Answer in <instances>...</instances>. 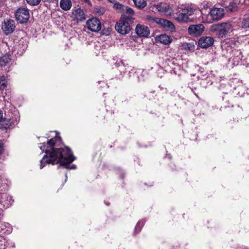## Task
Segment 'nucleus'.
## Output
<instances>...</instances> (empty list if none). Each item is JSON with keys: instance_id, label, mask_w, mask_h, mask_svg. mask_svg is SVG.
<instances>
[{"instance_id": "17", "label": "nucleus", "mask_w": 249, "mask_h": 249, "mask_svg": "<svg viewBox=\"0 0 249 249\" xmlns=\"http://www.w3.org/2000/svg\"><path fill=\"white\" fill-rule=\"evenodd\" d=\"M155 7L158 11L165 15H171L172 13V10L170 8L167 6H164L161 4H157L155 5Z\"/></svg>"}, {"instance_id": "26", "label": "nucleus", "mask_w": 249, "mask_h": 249, "mask_svg": "<svg viewBox=\"0 0 249 249\" xmlns=\"http://www.w3.org/2000/svg\"><path fill=\"white\" fill-rule=\"evenodd\" d=\"M27 3L31 5H38L41 0H26Z\"/></svg>"}, {"instance_id": "11", "label": "nucleus", "mask_w": 249, "mask_h": 249, "mask_svg": "<svg viewBox=\"0 0 249 249\" xmlns=\"http://www.w3.org/2000/svg\"><path fill=\"white\" fill-rule=\"evenodd\" d=\"M135 33L140 37H147L150 34V31L147 26L138 24L135 28Z\"/></svg>"}, {"instance_id": "16", "label": "nucleus", "mask_w": 249, "mask_h": 249, "mask_svg": "<svg viewBox=\"0 0 249 249\" xmlns=\"http://www.w3.org/2000/svg\"><path fill=\"white\" fill-rule=\"evenodd\" d=\"M59 5L64 11L70 10L72 6V2L71 0H60Z\"/></svg>"}, {"instance_id": "34", "label": "nucleus", "mask_w": 249, "mask_h": 249, "mask_svg": "<svg viewBox=\"0 0 249 249\" xmlns=\"http://www.w3.org/2000/svg\"><path fill=\"white\" fill-rule=\"evenodd\" d=\"M12 1H14V2H16V1H19V0H11Z\"/></svg>"}, {"instance_id": "33", "label": "nucleus", "mask_w": 249, "mask_h": 249, "mask_svg": "<svg viewBox=\"0 0 249 249\" xmlns=\"http://www.w3.org/2000/svg\"><path fill=\"white\" fill-rule=\"evenodd\" d=\"M75 166L74 165H72L70 167L71 169H75Z\"/></svg>"}, {"instance_id": "28", "label": "nucleus", "mask_w": 249, "mask_h": 249, "mask_svg": "<svg viewBox=\"0 0 249 249\" xmlns=\"http://www.w3.org/2000/svg\"><path fill=\"white\" fill-rule=\"evenodd\" d=\"M3 143L1 141H0V155L1 154V153L3 150Z\"/></svg>"}, {"instance_id": "13", "label": "nucleus", "mask_w": 249, "mask_h": 249, "mask_svg": "<svg viewBox=\"0 0 249 249\" xmlns=\"http://www.w3.org/2000/svg\"><path fill=\"white\" fill-rule=\"evenodd\" d=\"M214 42L211 36H202L198 41L199 46L202 48H207L213 45Z\"/></svg>"}, {"instance_id": "19", "label": "nucleus", "mask_w": 249, "mask_h": 249, "mask_svg": "<svg viewBox=\"0 0 249 249\" xmlns=\"http://www.w3.org/2000/svg\"><path fill=\"white\" fill-rule=\"evenodd\" d=\"M11 58L10 55L6 54L0 57V65L2 66H5L9 64Z\"/></svg>"}, {"instance_id": "9", "label": "nucleus", "mask_w": 249, "mask_h": 249, "mask_svg": "<svg viewBox=\"0 0 249 249\" xmlns=\"http://www.w3.org/2000/svg\"><path fill=\"white\" fill-rule=\"evenodd\" d=\"M205 27L202 24L191 25L188 29V34L191 36H199L204 31Z\"/></svg>"}, {"instance_id": "29", "label": "nucleus", "mask_w": 249, "mask_h": 249, "mask_svg": "<svg viewBox=\"0 0 249 249\" xmlns=\"http://www.w3.org/2000/svg\"><path fill=\"white\" fill-rule=\"evenodd\" d=\"M211 4L209 2H207V3L205 4L204 5L203 7L204 8H208L210 6H211Z\"/></svg>"}, {"instance_id": "32", "label": "nucleus", "mask_w": 249, "mask_h": 249, "mask_svg": "<svg viewBox=\"0 0 249 249\" xmlns=\"http://www.w3.org/2000/svg\"><path fill=\"white\" fill-rule=\"evenodd\" d=\"M27 42L26 41H25V50L27 48Z\"/></svg>"}, {"instance_id": "15", "label": "nucleus", "mask_w": 249, "mask_h": 249, "mask_svg": "<svg viewBox=\"0 0 249 249\" xmlns=\"http://www.w3.org/2000/svg\"><path fill=\"white\" fill-rule=\"evenodd\" d=\"M154 20L157 23L162 25L164 28H166L167 30H169L171 31L175 30V27L173 23L168 20L163 18H155Z\"/></svg>"}, {"instance_id": "35", "label": "nucleus", "mask_w": 249, "mask_h": 249, "mask_svg": "<svg viewBox=\"0 0 249 249\" xmlns=\"http://www.w3.org/2000/svg\"><path fill=\"white\" fill-rule=\"evenodd\" d=\"M121 63H122V64L123 66H124V62H122V61H121Z\"/></svg>"}, {"instance_id": "27", "label": "nucleus", "mask_w": 249, "mask_h": 249, "mask_svg": "<svg viewBox=\"0 0 249 249\" xmlns=\"http://www.w3.org/2000/svg\"><path fill=\"white\" fill-rule=\"evenodd\" d=\"M126 13L132 15L134 14L133 10L131 8H126Z\"/></svg>"}, {"instance_id": "25", "label": "nucleus", "mask_w": 249, "mask_h": 249, "mask_svg": "<svg viewBox=\"0 0 249 249\" xmlns=\"http://www.w3.org/2000/svg\"><path fill=\"white\" fill-rule=\"evenodd\" d=\"M11 122L9 120L4 119L2 121L1 125L3 126L4 128H8L11 125Z\"/></svg>"}, {"instance_id": "1", "label": "nucleus", "mask_w": 249, "mask_h": 249, "mask_svg": "<svg viewBox=\"0 0 249 249\" xmlns=\"http://www.w3.org/2000/svg\"><path fill=\"white\" fill-rule=\"evenodd\" d=\"M54 132L55 133V137L49 140L46 144L42 143L40 146V149L46 154L40 160V169H42L46 164L50 163L53 165L60 163L61 166L68 168L69 165L74 160V157L68 147H57L61 140L57 136V132Z\"/></svg>"}, {"instance_id": "8", "label": "nucleus", "mask_w": 249, "mask_h": 249, "mask_svg": "<svg viewBox=\"0 0 249 249\" xmlns=\"http://www.w3.org/2000/svg\"><path fill=\"white\" fill-rule=\"evenodd\" d=\"M246 0H225L223 4L229 11L232 12L236 11L239 4L245 3Z\"/></svg>"}, {"instance_id": "3", "label": "nucleus", "mask_w": 249, "mask_h": 249, "mask_svg": "<svg viewBox=\"0 0 249 249\" xmlns=\"http://www.w3.org/2000/svg\"><path fill=\"white\" fill-rule=\"evenodd\" d=\"M15 16L17 21L20 23H26L30 17L29 10L25 8H19L16 12Z\"/></svg>"}, {"instance_id": "30", "label": "nucleus", "mask_w": 249, "mask_h": 249, "mask_svg": "<svg viewBox=\"0 0 249 249\" xmlns=\"http://www.w3.org/2000/svg\"><path fill=\"white\" fill-rule=\"evenodd\" d=\"M3 118V113L2 111L0 109V122L2 120Z\"/></svg>"}, {"instance_id": "5", "label": "nucleus", "mask_w": 249, "mask_h": 249, "mask_svg": "<svg viewBox=\"0 0 249 249\" xmlns=\"http://www.w3.org/2000/svg\"><path fill=\"white\" fill-rule=\"evenodd\" d=\"M195 9L189 5H182L181 12L178 17V19L184 22L188 21V16L192 15Z\"/></svg>"}, {"instance_id": "31", "label": "nucleus", "mask_w": 249, "mask_h": 249, "mask_svg": "<svg viewBox=\"0 0 249 249\" xmlns=\"http://www.w3.org/2000/svg\"><path fill=\"white\" fill-rule=\"evenodd\" d=\"M3 215V210L2 208H0V216Z\"/></svg>"}, {"instance_id": "18", "label": "nucleus", "mask_w": 249, "mask_h": 249, "mask_svg": "<svg viewBox=\"0 0 249 249\" xmlns=\"http://www.w3.org/2000/svg\"><path fill=\"white\" fill-rule=\"evenodd\" d=\"M157 39L160 43L164 45L169 44L171 42L170 37L165 34L160 35L157 37Z\"/></svg>"}, {"instance_id": "22", "label": "nucleus", "mask_w": 249, "mask_h": 249, "mask_svg": "<svg viewBox=\"0 0 249 249\" xmlns=\"http://www.w3.org/2000/svg\"><path fill=\"white\" fill-rule=\"evenodd\" d=\"M7 81L4 76L0 77V89H4L7 87Z\"/></svg>"}, {"instance_id": "6", "label": "nucleus", "mask_w": 249, "mask_h": 249, "mask_svg": "<svg viewBox=\"0 0 249 249\" xmlns=\"http://www.w3.org/2000/svg\"><path fill=\"white\" fill-rule=\"evenodd\" d=\"M232 26L230 23L226 22L214 25L212 27L213 30H218L219 36H223L231 30Z\"/></svg>"}, {"instance_id": "4", "label": "nucleus", "mask_w": 249, "mask_h": 249, "mask_svg": "<svg viewBox=\"0 0 249 249\" xmlns=\"http://www.w3.org/2000/svg\"><path fill=\"white\" fill-rule=\"evenodd\" d=\"M116 30L122 35H126L131 30L129 23L124 18H121L115 26Z\"/></svg>"}, {"instance_id": "21", "label": "nucleus", "mask_w": 249, "mask_h": 249, "mask_svg": "<svg viewBox=\"0 0 249 249\" xmlns=\"http://www.w3.org/2000/svg\"><path fill=\"white\" fill-rule=\"evenodd\" d=\"M135 5L140 8H143L146 5V2L145 0H133Z\"/></svg>"}, {"instance_id": "14", "label": "nucleus", "mask_w": 249, "mask_h": 249, "mask_svg": "<svg viewBox=\"0 0 249 249\" xmlns=\"http://www.w3.org/2000/svg\"><path fill=\"white\" fill-rule=\"evenodd\" d=\"M210 15L213 20H219L224 16V11L221 8H214L211 10Z\"/></svg>"}, {"instance_id": "36", "label": "nucleus", "mask_w": 249, "mask_h": 249, "mask_svg": "<svg viewBox=\"0 0 249 249\" xmlns=\"http://www.w3.org/2000/svg\"><path fill=\"white\" fill-rule=\"evenodd\" d=\"M121 5L119 4V7L117 6V8H121Z\"/></svg>"}, {"instance_id": "20", "label": "nucleus", "mask_w": 249, "mask_h": 249, "mask_svg": "<svg viewBox=\"0 0 249 249\" xmlns=\"http://www.w3.org/2000/svg\"><path fill=\"white\" fill-rule=\"evenodd\" d=\"M241 26L243 28H249V16H245L241 20Z\"/></svg>"}, {"instance_id": "24", "label": "nucleus", "mask_w": 249, "mask_h": 249, "mask_svg": "<svg viewBox=\"0 0 249 249\" xmlns=\"http://www.w3.org/2000/svg\"><path fill=\"white\" fill-rule=\"evenodd\" d=\"M144 223L145 221L143 220L139 221L135 227V232H137V233L139 232L144 225Z\"/></svg>"}, {"instance_id": "10", "label": "nucleus", "mask_w": 249, "mask_h": 249, "mask_svg": "<svg viewBox=\"0 0 249 249\" xmlns=\"http://www.w3.org/2000/svg\"><path fill=\"white\" fill-rule=\"evenodd\" d=\"M13 200L12 197L8 194L4 193L0 194V204L4 209H7L11 206Z\"/></svg>"}, {"instance_id": "12", "label": "nucleus", "mask_w": 249, "mask_h": 249, "mask_svg": "<svg viewBox=\"0 0 249 249\" xmlns=\"http://www.w3.org/2000/svg\"><path fill=\"white\" fill-rule=\"evenodd\" d=\"M72 17L73 20L77 22L82 21L85 19V14L80 8L73 9L72 10Z\"/></svg>"}, {"instance_id": "23", "label": "nucleus", "mask_w": 249, "mask_h": 249, "mask_svg": "<svg viewBox=\"0 0 249 249\" xmlns=\"http://www.w3.org/2000/svg\"><path fill=\"white\" fill-rule=\"evenodd\" d=\"M182 48L186 50H189V51H192L194 49L195 46L191 43H183L182 45Z\"/></svg>"}, {"instance_id": "2", "label": "nucleus", "mask_w": 249, "mask_h": 249, "mask_svg": "<svg viewBox=\"0 0 249 249\" xmlns=\"http://www.w3.org/2000/svg\"><path fill=\"white\" fill-rule=\"evenodd\" d=\"M16 28L15 21L11 18H6L1 23V30L6 35L12 34Z\"/></svg>"}, {"instance_id": "7", "label": "nucleus", "mask_w": 249, "mask_h": 249, "mask_svg": "<svg viewBox=\"0 0 249 249\" xmlns=\"http://www.w3.org/2000/svg\"><path fill=\"white\" fill-rule=\"evenodd\" d=\"M88 29L93 32H98L101 30L102 25L100 21L96 18L89 19L86 22Z\"/></svg>"}]
</instances>
